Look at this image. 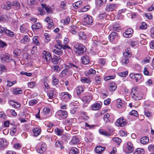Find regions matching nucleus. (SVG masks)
I'll list each match as a JSON object with an SVG mask.
<instances>
[{
  "label": "nucleus",
  "instance_id": "nucleus-40",
  "mask_svg": "<svg viewBox=\"0 0 154 154\" xmlns=\"http://www.w3.org/2000/svg\"><path fill=\"white\" fill-rule=\"evenodd\" d=\"M70 20V18L69 17H67L65 18V19L62 20H61V22L64 24L67 25L69 23Z\"/></svg>",
  "mask_w": 154,
  "mask_h": 154
},
{
  "label": "nucleus",
  "instance_id": "nucleus-51",
  "mask_svg": "<svg viewBox=\"0 0 154 154\" xmlns=\"http://www.w3.org/2000/svg\"><path fill=\"white\" fill-rule=\"evenodd\" d=\"M90 8V6L87 5L85 6L80 10V11L83 12L87 11Z\"/></svg>",
  "mask_w": 154,
  "mask_h": 154
},
{
  "label": "nucleus",
  "instance_id": "nucleus-63",
  "mask_svg": "<svg viewBox=\"0 0 154 154\" xmlns=\"http://www.w3.org/2000/svg\"><path fill=\"white\" fill-rule=\"evenodd\" d=\"M72 29H71V32L73 34H75L77 33V31L74 29L76 28L75 26H71Z\"/></svg>",
  "mask_w": 154,
  "mask_h": 154
},
{
  "label": "nucleus",
  "instance_id": "nucleus-8",
  "mask_svg": "<svg viewBox=\"0 0 154 154\" xmlns=\"http://www.w3.org/2000/svg\"><path fill=\"white\" fill-rule=\"evenodd\" d=\"M42 56L47 62L49 61L52 59V57L49 51H43Z\"/></svg>",
  "mask_w": 154,
  "mask_h": 154
},
{
  "label": "nucleus",
  "instance_id": "nucleus-20",
  "mask_svg": "<svg viewBox=\"0 0 154 154\" xmlns=\"http://www.w3.org/2000/svg\"><path fill=\"white\" fill-rule=\"evenodd\" d=\"M52 61L54 63H58L60 61V57L56 55L53 56Z\"/></svg>",
  "mask_w": 154,
  "mask_h": 154
},
{
  "label": "nucleus",
  "instance_id": "nucleus-17",
  "mask_svg": "<svg viewBox=\"0 0 154 154\" xmlns=\"http://www.w3.org/2000/svg\"><path fill=\"white\" fill-rule=\"evenodd\" d=\"M73 6L75 9L80 8L82 6V2L81 1L77 2L73 4Z\"/></svg>",
  "mask_w": 154,
  "mask_h": 154
},
{
  "label": "nucleus",
  "instance_id": "nucleus-14",
  "mask_svg": "<svg viewBox=\"0 0 154 154\" xmlns=\"http://www.w3.org/2000/svg\"><path fill=\"white\" fill-rule=\"evenodd\" d=\"M84 22L88 24H91L93 22L92 17L88 15H85L84 16Z\"/></svg>",
  "mask_w": 154,
  "mask_h": 154
},
{
  "label": "nucleus",
  "instance_id": "nucleus-47",
  "mask_svg": "<svg viewBox=\"0 0 154 154\" xmlns=\"http://www.w3.org/2000/svg\"><path fill=\"white\" fill-rule=\"evenodd\" d=\"M13 54L16 56H19L21 54V51L18 49H16L14 51Z\"/></svg>",
  "mask_w": 154,
  "mask_h": 154
},
{
  "label": "nucleus",
  "instance_id": "nucleus-38",
  "mask_svg": "<svg viewBox=\"0 0 154 154\" xmlns=\"http://www.w3.org/2000/svg\"><path fill=\"white\" fill-rule=\"evenodd\" d=\"M121 62L123 65L125 66L129 63V60L128 57H125L122 59Z\"/></svg>",
  "mask_w": 154,
  "mask_h": 154
},
{
  "label": "nucleus",
  "instance_id": "nucleus-22",
  "mask_svg": "<svg viewBox=\"0 0 154 154\" xmlns=\"http://www.w3.org/2000/svg\"><path fill=\"white\" fill-rule=\"evenodd\" d=\"M32 131L34 133V135L35 136H37L39 135L41 133V130L38 128H36L33 129Z\"/></svg>",
  "mask_w": 154,
  "mask_h": 154
},
{
  "label": "nucleus",
  "instance_id": "nucleus-33",
  "mask_svg": "<svg viewBox=\"0 0 154 154\" xmlns=\"http://www.w3.org/2000/svg\"><path fill=\"white\" fill-rule=\"evenodd\" d=\"M99 131L100 134L106 136H109L110 134L106 130L104 129H100Z\"/></svg>",
  "mask_w": 154,
  "mask_h": 154
},
{
  "label": "nucleus",
  "instance_id": "nucleus-23",
  "mask_svg": "<svg viewBox=\"0 0 154 154\" xmlns=\"http://www.w3.org/2000/svg\"><path fill=\"white\" fill-rule=\"evenodd\" d=\"M32 43L35 45L39 46L40 43L38 40V37L37 36H34L32 38Z\"/></svg>",
  "mask_w": 154,
  "mask_h": 154
},
{
  "label": "nucleus",
  "instance_id": "nucleus-34",
  "mask_svg": "<svg viewBox=\"0 0 154 154\" xmlns=\"http://www.w3.org/2000/svg\"><path fill=\"white\" fill-rule=\"evenodd\" d=\"M106 0H96V4L97 7H100L103 4H105Z\"/></svg>",
  "mask_w": 154,
  "mask_h": 154
},
{
  "label": "nucleus",
  "instance_id": "nucleus-35",
  "mask_svg": "<svg viewBox=\"0 0 154 154\" xmlns=\"http://www.w3.org/2000/svg\"><path fill=\"white\" fill-rule=\"evenodd\" d=\"M68 68H72L74 69L75 70L79 68L75 64L72 63H69L66 66Z\"/></svg>",
  "mask_w": 154,
  "mask_h": 154
},
{
  "label": "nucleus",
  "instance_id": "nucleus-28",
  "mask_svg": "<svg viewBox=\"0 0 154 154\" xmlns=\"http://www.w3.org/2000/svg\"><path fill=\"white\" fill-rule=\"evenodd\" d=\"M149 141V139L148 137L145 136L142 137L140 139V143L143 144H145Z\"/></svg>",
  "mask_w": 154,
  "mask_h": 154
},
{
  "label": "nucleus",
  "instance_id": "nucleus-55",
  "mask_svg": "<svg viewBox=\"0 0 154 154\" xmlns=\"http://www.w3.org/2000/svg\"><path fill=\"white\" fill-rule=\"evenodd\" d=\"M77 93H81L83 91V88L82 86H79L76 88Z\"/></svg>",
  "mask_w": 154,
  "mask_h": 154
},
{
  "label": "nucleus",
  "instance_id": "nucleus-53",
  "mask_svg": "<svg viewBox=\"0 0 154 154\" xmlns=\"http://www.w3.org/2000/svg\"><path fill=\"white\" fill-rule=\"evenodd\" d=\"M109 115L108 114H106L104 116L103 119L105 122H109Z\"/></svg>",
  "mask_w": 154,
  "mask_h": 154
},
{
  "label": "nucleus",
  "instance_id": "nucleus-5",
  "mask_svg": "<svg viewBox=\"0 0 154 154\" xmlns=\"http://www.w3.org/2000/svg\"><path fill=\"white\" fill-rule=\"evenodd\" d=\"M57 92L56 90L54 88L51 89L47 93V95L49 97L48 98V100L50 102H51V100L52 99L55 97Z\"/></svg>",
  "mask_w": 154,
  "mask_h": 154
},
{
  "label": "nucleus",
  "instance_id": "nucleus-15",
  "mask_svg": "<svg viewBox=\"0 0 154 154\" xmlns=\"http://www.w3.org/2000/svg\"><path fill=\"white\" fill-rule=\"evenodd\" d=\"M133 30L131 29H128L123 33V35L126 38H130L131 37Z\"/></svg>",
  "mask_w": 154,
  "mask_h": 154
},
{
  "label": "nucleus",
  "instance_id": "nucleus-10",
  "mask_svg": "<svg viewBox=\"0 0 154 154\" xmlns=\"http://www.w3.org/2000/svg\"><path fill=\"white\" fill-rule=\"evenodd\" d=\"M47 149V145L44 143L41 145L37 149V151L38 153L42 154L45 152Z\"/></svg>",
  "mask_w": 154,
  "mask_h": 154
},
{
  "label": "nucleus",
  "instance_id": "nucleus-46",
  "mask_svg": "<svg viewBox=\"0 0 154 154\" xmlns=\"http://www.w3.org/2000/svg\"><path fill=\"white\" fill-rule=\"evenodd\" d=\"M11 5L12 6H15L17 9H19L20 8V4L18 1L13 2Z\"/></svg>",
  "mask_w": 154,
  "mask_h": 154
},
{
  "label": "nucleus",
  "instance_id": "nucleus-4",
  "mask_svg": "<svg viewBox=\"0 0 154 154\" xmlns=\"http://www.w3.org/2000/svg\"><path fill=\"white\" fill-rule=\"evenodd\" d=\"M1 60L2 62H10L12 60V57L8 54H1L0 56Z\"/></svg>",
  "mask_w": 154,
  "mask_h": 154
},
{
  "label": "nucleus",
  "instance_id": "nucleus-6",
  "mask_svg": "<svg viewBox=\"0 0 154 154\" xmlns=\"http://www.w3.org/2000/svg\"><path fill=\"white\" fill-rule=\"evenodd\" d=\"M62 99L65 102L69 100L72 97L71 95L67 92H63L61 94Z\"/></svg>",
  "mask_w": 154,
  "mask_h": 154
},
{
  "label": "nucleus",
  "instance_id": "nucleus-37",
  "mask_svg": "<svg viewBox=\"0 0 154 154\" xmlns=\"http://www.w3.org/2000/svg\"><path fill=\"white\" fill-rule=\"evenodd\" d=\"M41 5L42 8H44L48 13L50 14L51 12L50 7L47 6L45 4L42 3H41Z\"/></svg>",
  "mask_w": 154,
  "mask_h": 154
},
{
  "label": "nucleus",
  "instance_id": "nucleus-52",
  "mask_svg": "<svg viewBox=\"0 0 154 154\" xmlns=\"http://www.w3.org/2000/svg\"><path fill=\"white\" fill-rule=\"evenodd\" d=\"M43 8H42H42H38V14L40 15H44L45 13V12L44 11L43 9Z\"/></svg>",
  "mask_w": 154,
  "mask_h": 154
},
{
  "label": "nucleus",
  "instance_id": "nucleus-18",
  "mask_svg": "<svg viewBox=\"0 0 154 154\" xmlns=\"http://www.w3.org/2000/svg\"><path fill=\"white\" fill-rule=\"evenodd\" d=\"M23 91L21 89L19 88H14L12 91V93L14 94H20Z\"/></svg>",
  "mask_w": 154,
  "mask_h": 154
},
{
  "label": "nucleus",
  "instance_id": "nucleus-16",
  "mask_svg": "<svg viewBox=\"0 0 154 154\" xmlns=\"http://www.w3.org/2000/svg\"><path fill=\"white\" fill-rule=\"evenodd\" d=\"M102 103H96L93 104L92 106L91 109L94 110H97L101 107Z\"/></svg>",
  "mask_w": 154,
  "mask_h": 154
},
{
  "label": "nucleus",
  "instance_id": "nucleus-19",
  "mask_svg": "<svg viewBox=\"0 0 154 154\" xmlns=\"http://www.w3.org/2000/svg\"><path fill=\"white\" fill-rule=\"evenodd\" d=\"M79 142V139L76 136L73 137L72 139L70 142L71 145L75 144Z\"/></svg>",
  "mask_w": 154,
  "mask_h": 154
},
{
  "label": "nucleus",
  "instance_id": "nucleus-56",
  "mask_svg": "<svg viewBox=\"0 0 154 154\" xmlns=\"http://www.w3.org/2000/svg\"><path fill=\"white\" fill-rule=\"evenodd\" d=\"M35 82H28V85L29 88H32L35 87Z\"/></svg>",
  "mask_w": 154,
  "mask_h": 154
},
{
  "label": "nucleus",
  "instance_id": "nucleus-36",
  "mask_svg": "<svg viewBox=\"0 0 154 154\" xmlns=\"http://www.w3.org/2000/svg\"><path fill=\"white\" fill-rule=\"evenodd\" d=\"M144 153V150L143 149L137 148L134 152L133 154H143Z\"/></svg>",
  "mask_w": 154,
  "mask_h": 154
},
{
  "label": "nucleus",
  "instance_id": "nucleus-3",
  "mask_svg": "<svg viewBox=\"0 0 154 154\" xmlns=\"http://www.w3.org/2000/svg\"><path fill=\"white\" fill-rule=\"evenodd\" d=\"M75 51L78 54L81 55L86 50L85 47L82 44L77 43L74 46Z\"/></svg>",
  "mask_w": 154,
  "mask_h": 154
},
{
  "label": "nucleus",
  "instance_id": "nucleus-41",
  "mask_svg": "<svg viewBox=\"0 0 154 154\" xmlns=\"http://www.w3.org/2000/svg\"><path fill=\"white\" fill-rule=\"evenodd\" d=\"M79 35L80 39L85 40L86 38V35L85 33L83 32H80L79 34Z\"/></svg>",
  "mask_w": 154,
  "mask_h": 154
},
{
  "label": "nucleus",
  "instance_id": "nucleus-44",
  "mask_svg": "<svg viewBox=\"0 0 154 154\" xmlns=\"http://www.w3.org/2000/svg\"><path fill=\"white\" fill-rule=\"evenodd\" d=\"M112 140L115 142L116 144L119 145L122 142V140L118 137H115L112 139Z\"/></svg>",
  "mask_w": 154,
  "mask_h": 154
},
{
  "label": "nucleus",
  "instance_id": "nucleus-12",
  "mask_svg": "<svg viewBox=\"0 0 154 154\" xmlns=\"http://www.w3.org/2000/svg\"><path fill=\"white\" fill-rule=\"evenodd\" d=\"M117 7L116 4H108L106 6L105 10L107 11H110L114 10Z\"/></svg>",
  "mask_w": 154,
  "mask_h": 154
},
{
  "label": "nucleus",
  "instance_id": "nucleus-39",
  "mask_svg": "<svg viewBox=\"0 0 154 154\" xmlns=\"http://www.w3.org/2000/svg\"><path fill=\"white\" fill-rule=\"evenodd\" d=\"M78 152V149L75 147L72 148L69 151V154H77Z\"/></svg>",
  "mask_w": 154,
  "mask_h": 154
},
{
  "label": "nucleus",
  "instance_id": "nucleus-42",
  "mask_svg": "<svg viewBox=\"0 0 154 154\" xmlns=\"http://www.w3.org/2000/svg\"><path fill=\"white\" fill-rule=\"evenodd\" d=\"M41 27V25L39 23H36L33 25L32 26V28L33 30H35L36 29L40 28Z\"/></svg>",
  "mask_w": 154,
  "mask_h": 154
},
{
  "label": "nucleus",
  "instance_id": "nucleus-25",
  "mask_svg": "<svg viewBox=\"0 0 154 154\" xmlns=\"http://www.w3.org/2000/svg\"><path fill=\"white\" fill-rule=\"evenodd\" d=\"M10 18V17L9 16L6 15H3L0 17V21L8 22Z\"/></svg>",
  "mask_w": 154,
  "mask_h": 154
},
{
  "label": "nucleus",
  "instance_id": "nucleus-45",
  "mask_svg": "<svg viewBox=\"0 0 154 154\" xmlns=\"http://www.w3.org/2000/svg\"><path fill=\"white\" fill-rule=\"evenodd\" d=\"M55 133L58 135H61L63 133V131L61 129L57 128L55 129Z\"/></svg>",
  "mask_w": 154,
  "mask_h": 154
},
{
  "label": "nucleus",
  "instance_id": "nucleus-32",
  "mask_svg": "<svg viewBox=\"0 0 154 154\" xmlns=\"http://www.w3.org/2000/svg\"><path fill=\"white\" fill-rule=\"evenodd\" d=\"M104 149V148L100 146H98L96 147L95 151L96 153L100 154L101 153Z\"/></svg>",
  "mask_w": 154,
  "mask_h": 154
},
{
  "label": "nucleus",
  "instance_id": "nucleus-49",
  "mask_svg": "<svg viewBox=\"0 0 154 154\" xmlns=\"http://www.w3.org/2000/svg\"><path fill=\"white\" fill-rule=\"evenodd\" d=\"M11 5L12 2L11 3L9 2H7L5 5L6 9L7 10L10 9L12 6Z\"/></svg>",
  "mask_w": 154,
  "mask_h": 154
},
{
  "label": "nucleus",
  "instance_id": "nucleus-21",
  "mask_svg": "<svg viewBox=\"0 0 154 154\" xmlns=\"http://www.w3.org/2000/svg\"><path fill=\"white\" fill-rule=\"evenodd\" d=\"M29 40V38L27 35L24 36L23 39L20 41V42L21 43L26 44L28 43Z\"/></svg>",
  "mask_w": 154,
  "mask_h": 154
},
{
  "label": "nucleus",
  "instance_id": "nucleus-29",
  "mask_svg": "<svg viewBox=\"0 0 154 154\" xmlns=\"http://www.w3.org/2000/svg\"><path fill=\"white\" fill-rule=\"evenodd\" d=\"M102 82L101 77L99 76H96L95 78V82L94 84L96 85H98L100 84Z\"/></svg>",
  "mask_w": 154,
  "mask_h": 154
},
{
  "label": "nucleus",
  "instance_id": "nucleus-13",
  "mask_svg": "<svg viewBox=\"0 0 154 154\" xmlns=\"http://www.w3.org/2000/svg\"><path fill=\"white\" fill-rule=\"evenodd\" d=\"M1 30L3 32H4L7 35L10 37H13L14 35V33L13 32L10 30L7 29L5 28H2Z\"/></svg>",
  "mask_w": 154,
  "mask_h": 154
},
{
  "label": "nucleus",
  "instance_id": "nucleus-58",
  "mask_svg": "<svg viewBox=\"0 0 154 154\" xmlns=\"http://www.w3.org/2000/svg\"><path fill=\"white\" fill-rule=\"evenodd\" d=\"M53 81L52 83L54 85H57L58 84L59 81L57 79L54 78V76L53 78Z\"/></svg>",
  "mask_w": 154,
  "mask_h": 154
},
{
  "label": "nucleus",
  "instance_id": "nucleus-62",
  "mask_svg": "<svg viewBox=\"0 0 154 154\" xmlns=\"http://www.w3.org/2000/svg\"><path fill=\"white\" fill-rule=\"evenodd\" d=\"M53 69L54 71L57 72H58L60 70V69L57 66H53Z\"/></svg>",
  "mask_w": 154,
  "mask_h": 154
},
{
  "label": "nucleus",
  "instance_id": "nucleus-57",
  "mask_svg": "<svg viewBox=\"0 0 154 154\" xmlns=\"http://www.w3.org/2000/svg\"><path fill=\"white\" fill-rule=\"evenodd\" d=\"M66 3L64 1H62L60 3V7L61 8L65 9H66Z\"/></svg>",
  "mask_w": 154,
  "mask_h": 154
},
{
  "label": "nucleus",
  "instance_id": "nucleus-50",
  "mask_svg": "<svg viewBox=\"0 0 154 154\" xmlns=\"http://www.w3.org/2000/svg\"><path fill=\"white\" fill-rule=\"evenodd\" d=\"M37 103V100L36 99H34L30 100L29 102V103L30 106H32L36 104Z\"/></svg>",
  "mask_w": 154,
  "mask_h": 154
},
{
  "label": "nucleus",
  "instance_id": "nucleus-30",
  "mask_svg": "<svg viewBox=\"0 0 154 154\" xmlns=\"http://www.w3.org/2000/svg\"><path fill=\"white\" fill-rule=\"evenodd\" d=\"M52 52L60 56L63 53L62 50L60 48H57L53 49L52 51Z\"/></svg>",
  "mask_w": 154,
  "mask_h": 154
},
{
  "label": "nucleus",
  "instance_id": "nucleus-31",
  "mask_svg": "<svg viewBox=\"0 0 154 154\" xmlns=\"http://www.w3.org/2000/svg\"><path fill=\"white\" fill-rule=\"evenodd\" d=\"M123 55L125 57H130L131 56V54L130 48H126L125 52L123 53Z\"/></svg>",
  "mask_w": 154,
  "mask_h": 154
},
{
  "label": "nucleus",
  "instance_id": "nucleus-60",
  "mask_svg": "<svg viewBox=\"0 0 154 154\" xmlns=\"http://www.w3.org/2000/svg\"><path fill=\"white\" fill-rule=\"evenodd\" d=\"M35 3V0H27V3L29 5H34Z\"/></svg>",
  "mask_w": 154,
  "mask_h": 154
},
{
  "label": "nucleus",
  "instance_id": "nucleus-11",
  "mask_svg": "<svg viewBox=\"0 0 154 154\" xmlns=\"http://www.w3.org/2000/svg\"><path fill=\"white\" fill-rule=\"evenodd\" d=\"M109 38L111 41H112L113 40H117L119 38V36L116 32H112L109 35Z\"/></svg>",
  "mask_w": 154,
  "mask_h": 154
},
{
  "label": "nucleus",
  "instance_id": "nucleus-9",
  "mask_svg": "<svg viewBox=\"0 0 154 154\" xmlns=\"http://www.w3.org/2000/svg\"><path fill=\"white\" fill-rule=\"evenodd\" d=\"M126 124V122L123 117H121L118 119L116 122V125L118 127H123Z\"/></svg>",
  "mask_w": 154,
  "mask_h": 154
},
{
  "label": "nucleus",
  "instance_id": "nucleus-48",
  "mask_svg": "<svg viewBox=\"0 0 154 154\" xmlns=\"http://www.w3.org/2000/svg\"><path fill=\"white\" fill-rule=\"evenodd\" d=\"M113 28L114 30L117 31H119V30L121 29L119 27V24L117 23H115L113 25Z\"/></svg>",
  "mask_w": 154,
  "mask_h": 154
},
{
  "label": "nucleus",
  "instance_id": "nucleus-7",
  "mask_svg": "<svg viewBox=\"0 0 154 154\" xmlns=\"http://www.w3.org/2000/svg\"><path fill=\"white\" fill-rule=\"evenodd\" d=\"M56 116L59 118H65L68 116L67 112L65 110H59L56 113Z\"/></svg>",
  "mask_w": 154,
  "mask_h": 154
},
{
  "label": "nucleus",
  "instance_id": "nucleus-64",
  "mask_svg": "<svg viewBox=\"0 0 154 154\" xmlns=\"http://www.w3.org/2000/svg\"><path fill=\"white\" fill-rule=\"evenodd\" d=\"M111 101V99L108 98L106 99L104 101V104L106 105H108L110 103Z\"/></svg>",
  "mask_w": 154,
  "mask_h": 154
},
{
  "label": "nucleus",
  "instance_id": "nucleus-59",
  "mask_svg": "<svg viewBox=\"0 0 154 154\" xmlns=\"http://www.w3.org/2000/svg\"><path fill=\"white\" fill-rule=\"evenodd\" d=\"M16 81L14 80L13 82H10L9 81H7L8 85L9 87L12 86L14 84L16 83Z\"/></svg>",
  "mask_w": 154,
  "mask_h": 154
},
{
  "label": "nucleus",
  "instance_id": "nucleus-43",
  "mask_svg": "<svg viewBox=\"0 0 154 154\" xmlns=\"http://www.w3.org/2000/svg\"><path fill=\"white\" fill-rule=\"evenodd\" d=\"M117 86L115 84L112 83L110 84L109 89L110 91H114L116 89Z\"/></svg>",
  "mask_w": 154,
  "mask_h": 154
},
{
  "label": "nucleus",
  "instance_id": "nucleus-27",
  "mask_svg": "<svg viewBox=\"0 0 154 154\" xmlns=\"http://www.w3.org/2000/svg\"><path fill=\"white\" fill-rule=\"evenodd\" d=\"M82 63L84 64H87L89 62V58L87 56H84L82 57Z\"/></svg>",
  "mask_w": 154,
  "mask_h": 154
},
{
  "label": "nucleus",
  "instance_id": "nucleus-61",
  "mask_svg": "<svg viewBox=\"0 0 154 154\" xmlns=\"http://www.w3.org/2000/svg\"><path fill=\"white\" fill-rule=\"evenodd\" d=\"M130 114L131 115L134 116H138L137 112L135 110H132L130 112Z\"/></svg>",
  "mask_w": 154,
  "mask_h": 154
},
{
  "label": "nucleus",
  "instance_id": "nucleus-54",
  "mask_svg": "<svg viewBox=\"0 0 154 154\" xmlns=\"http://www.w3.org/2000/svg\"><path fill=\"white\" fill-rule=\"evenodd\" d=\"M115 77V75H109L104 78V79L106 81L109 80L110 79H113Z\"/></svg>",
  "mask_w": 154,
  "mask_h": 154
},
{
  "label": "nucleus",
  "instance_id": "nucleus-24",
  "mask_svg": "<svg viewBox=\"0 0 154 154\" xmlns=\"http://www.w3.org/2000/svg\"><path fill=\"white\" fill-rule=\"evenodd\" d=\"M8 143L6 140L2 138L0 139V147H4L7 146Z\"/></svg>",
  "mask_w": 154,
  "mask_h": 154
},
{
  "label": "nucleus",
  "instance_id": "nucleus-26",
  "mask_svg": "<svg viewBox=\"0 0 154 154\" xmlns=\"http://www.w3.org/2000/svg\"><path fill=\"white\" fill-rule=\"evenodd\" d=\"M81 82L84 83L89 84L91 82V79L86 77H83L81 79Z\"/></svg>",
  "mask_w": 154,
  "mask_h": 154
},
{
  "label": "nucleus",
  "instance_id": "nucleus-1",
  "mask_svg": "<svg viewBox=\"0 0 154 154\" xmlns=\"http://www.w3.org/2000/svg\"><path fill=\"white\" fill-rule=\"evenodd\" d=\"M131 95L135 100H139L142 98L141 93L138 91L137 87H135L131 90Z\"/></svg>",
  "mask_w": 154,
  "mask_h": 154
},
{
  "label": "nucleus",
  "instance_id": "nucleus-2",
  "mask_svg": "<svg viewBox=\"0 0 154 154\" xmlns=\"http://www.w3.org/2000/svg\"><path fill=\"white\" fill-rule=\"evenodd\" d=\"M134 150L133 145L131 141H128L123 146V150L125 153L129 154L132 153Z\"/></svg>",
  "mask_w": 154,
  "mask_h": 154
}]
</instances>
